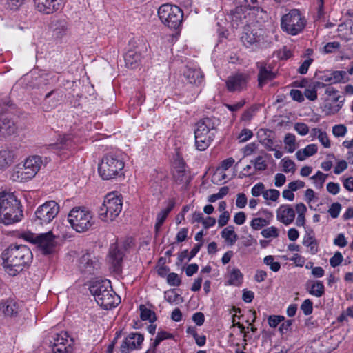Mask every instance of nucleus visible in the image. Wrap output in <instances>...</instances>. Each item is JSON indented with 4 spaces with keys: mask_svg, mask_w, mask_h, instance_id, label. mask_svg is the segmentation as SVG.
<instances>
[{
    "mask_svg": "<svg viewBox=\"0 0 353 353\" xmlns=\"http://www.w3.org/2000/svg\"><path fill=\"white\" fill-rule=\"evenodd\" d=\"M1 259L5 272L14 276L30 264L32 253L25 245L12 244L2 252Z\"/></svg>",
    "mask_w": 353,
    "mask_h": 353,
    "instance_id": "1",
    "label": "nucleus"
},
{
    "mask_svg": "<svg viewBox=\"0 0 353 353\" xmlns=\"http://www.w3.org/2000/svg\"><path fill=\"white\" fill-rule=\"evenodd\" d=\"M220 121L214 117L201 119L196 124L194 139L196 148L199 151L205 150L213 141Z\"/></svg>",
    "mask_w": 353,
    "mask_h": 353,
    "instance_id": "2",
    "label": "nucleus"
},
{
    "mask_svg": "<svg viewBox=\"0 0 353 353\" xmlns=\"http://www.w3.org/2000/svg\"><path fill=\"white\" fill-rule=\"evenodd\" d=\"M90 291L97 304L105 310L115 307L120 303L119 296L114 292L108 280L94 282L90 287Z\"/></svg>",
    "mask_w": 353,
    "mask_h": 353,
    "instance_id": "3",
    "label": "nucleus"
},
{
    "mask_svg": "<svg viewBox=\"0 0 353 353\" xmlns=\"http://www.w3.org/2000/svg\"><path fill=\"white\" fill-rule=\"evenodd\" d=\"M124 162L120 155L114 152L105 154L99 164L98 172L104 180H109L123 174Z\"/></svg>",
    "mask_w": 353,
    "mask_h": 353,
    "instance_id": "4",
    "label": "nucleus"
},
{
    "mask_svg": "<svg viewBox=\"0 0 353 353\" xmlns=\"http://www.w3.org/2000/svg\"><path fill=\"white\" fill-rule=\"evenodd\" d=\"M42 164L43 161L41 157H29L22 165H17L10 178L12 181L17 182L28 181L36 175Z\"/></svg>",
    "mask_w": 353,
    "mask_h": 353,
    "instance_id": "5",
    "label": "nucleus"
},
{
    "mask_svg": "<svg viewBox=\"0 0 353 353\" xmlns=\"http://www.w3.org/2000/svg\"><path fill=\"white\" fill-rule=\"evenodd\" d=\"M123 202L117 192L108 193L99 208V218L105 222L112 221L121 213Z\"/></svg>",
    "mask_w": 353,
    "mask_h": 353,
    "instance_id": "6",
    "label": "nucleus"
},
{
    "mask_svg": "<svg viewBox=\"0 0 353 353\" xmlns=\"http://www.w3.org/2000/svg\"><path fill=\"white\" fill-rule=\"evenodd\" d=\"M71 227L78 232L89 230L94 224V220L90 211L85 208H73L68 216Z\"/></svg>",
    "mask_w": 353,
    "mask_h": 353,
    "instance_id": "7",
    "label": "nucleus"
},
{
    "mask_svg": "<svg viewBox=\"0 0 353 353\" xmlns=\"http://www.w3.org/2000/svg\"><path fill=\"white\" fill-rule=\"evenodd\" d=\"M307 23L305 17L297 9H292L281 19V29L290 35L302 32Z\"/></svg>",
    "mask_w": 353,
    "mask_h": 353,
    "instance_id": "8",
    "label": "nucleus"
},
{
    "mask_svg": "<svg viewBox=\"0 0 353 353\" xmlns=\"http://www.w3.org/2000/svg\"><path fill=\"white\" fill-rule=\"evenodd\" d=\"M158 15L161 22L171 29L178 30L182 23L183 12L176 5L163 4L159 8Z\"/></svg>",
    "mask_w": 353,
    "mask_h": 353,
    "instance_id": "9",
    "label": "nucleus"
},
{
    "mask_svg": "<svg viewBox=\"0 0 353 353\" xmlns=\"http://www.w3.org/2000/svg\"><path fill=\"white\" fill-rule=\"evenodd\" d=\"M24 239L36 245L43 254H50L55 252L57 243L55 236L51 231L41 234L26 233Z\"/></svg>",
    "mask_w": 353,
    "mask_h": 353,
    "instance_id": "10",
    "label": "nucleus"
},
{
    "mask_svg": "<svg viewBox=\"0 0 353 353\" xmlns=\"http://www.w3.org/2000/svg\"><path fill=\"white\" fill-rule=\"evenodd\" d=\"M241 41L247 48L256 50L266 46L268 43L265 32L261 28H251L245 26L241 37Z\"/></svg>",
    "mask_w": 353,
    "mask_h": 353,
    "instance_id": "11",
    "label": "nucleus"
},
{
    "mask_svg": "<svg viewBox=\"0 0 353 353\" xmlns=\"http://www.w3.org/2000/svg\"><path fill=\"white\" fill-rule=\"evenodd\" d=\"M59 212V205L56 201H47L37 209L34 222L39 225L49 223L57 216Z\"/></svg>",
    "mask_w": 353,
    "mask_h": 353,
    "instance_id": "12",
    "label": "nucleus"
},
{
    "mask_svg": "<svg viewBox=\"0 0 353 353\" xmlns=\"http://www.w3.org/2000/svg\"><path fill=\"white\" fill-rule=\"evenodd\" d=\"M172 178L176 183L185 188L188 185L191 179L190 173L186 170V164L179 154L174 160Z\"/></svg>",
    "mask_w": 353,
    "mask_h": 353,
    "instance_id": "13",
    "label": "nucleus"
},
{
    "mask_svg": "<svg viewBox=\"0 0 353 353\" xmlns=\"http://www.w3.org/2000/svg\"><path fill=\"white\" fill-rule=\"evenodd\" d=\"M250 81V75L246 73L238 72L230 75L225 81L227 90L230 92H241L247 88Z\"/></svg>",
    "mask_w": 353,
    "mask_h": 353,
    "instance_id": "14",
    "label": "nucleus"
},
{
    "mask_svg": "<svg viewBox=\"0 0 353 353\" xmlns=\"http://www.w3.org/2000/svg\"><path fill=\"white\" fill-rule=\"evenodd\" d=\"M23 216L20 202L8 207L6 211L0 214V223L4 225H10L19 222Z\"/></svg>",
    "mask_w": 353,
    "mask_h": 353,
    "instance_id": "15",
    "label": "nucleus"
},
{
    "mask_svg": "<svg viewBox=\"0 0 353 353\" xmlns=\"http://www.w3.org/2000/svg\"><path fill=\"white\" fill-rule=\"evenodd\" d=\"M259 70L257 75L258 87L263 88L268 82L274 80L276 74L273 71V67L264 61L256 63Z\"/></svg>",
    "mask_w": 353,
    "mask_h": 353,
    "instance_id": "16",
    "label": "nucleus"
},
{
    "mask_svg": "<svg viewBox=\"0 0 353 353\" xmlns=\"http://www.w3.org/2000/svg\"><path fill=\"white\" fill-rule=\"evenodd\" d=\"M36 8L46 14H52L63 6V0H34Z\"/></svg>",
    "mask_w": 353,
    "mask_h": 353,
    "instance_id": "17",
    "label": "nucleus"
},
{
    "mask_svg": "<svg viewBox=\"0 0 353 353\" xmlns=\"http://www.w3.org/2000/svg\"><path fill=\"white\" fill-rule=\"evenodd\" d=\"M123 256L124 254L121 249H119L115 245H111L109 252V261L112 271L117 274L121 273V264Z\"/></svg>",
    "mask_w": 353,
    "mask_h": 353,
    "instance_id": "18",
    "label": "nucleus"
},
{
    "mask_svg": "<svg viewBox=\"0 0 353 353\" xmlns=\"http://www.w3.org/2000/svg\"><path fill=\"white\" fill-rule=\"evenodd\" d=\"M16 158V149L10 147L2 148L0 150V170H5L11 166Z\"/></svg>",
    "mask_w": 353,
    "mask_h": 353,
    "instance_id": "19",
    "label": "nucleus"
},
{
    "mask_svg": "<svg viewBox=\"0 0 353 353\" xmlns=\"http://www.w3.org/2000/svg\"><path fill=\"white\" fill-rule=\"evenodd\" d=\"M276 219L285 225L291 224L295 218V211L291 205L283 204L276 210Z\"/></svg>",
    "mask_w": 353,
    "mask_h": 353,
    "instance_id": "20",
    "label": "nucleus"
},
{
    "mask_svg": "<svg viewBox=\"0 0 353 353\" xmlns=\"http://www.w3.org/2000/svg\"><path fill=\"white\" fill-rule=\"evenodd\" d=\"M144 336L140 333H130L123 341L121 345L130 351L141 348Z\"/></svg>",
    "mask_w": 353,
    "mask_h": 353,
    "instance_id": "21",
    "label": "nucleus"
},
{
    "mask_svg": "<svg viewBox=\"0 0 353 353\" xmlns=\"http://www.w3.org/2000/svg\"><path fill=\"white\" fill-rule=\"evenodd\" d=\"M17 127L13 121L6 117L0 116V137H6L14 134Z\"/></svg>",
    "mask_w": 353,
    "mask_h": 353,
    "instance_id": "22",
    "label": "nucleus"
},
{
    "mask_svg": "<svg viewBox=\"0 0 353 353\" xmlns=\"http://www.w3.org/2000/svg\"><path fill=\"white\" fill-rule=\"evenodd\" d=\"M19 203L17 197L12 192H0V214L6 210L8 207Z\"/></svg>",
    "mask_w": 353,
    "mask_h": 353,
    "instance_id": "23",
    "label": "nucleus"
},
{
    "mask_svg": "<svg viewBox=\"0 0 353 353\" xmlns=\"http://www.w3.org/2000/svg\"><path fill=\"white\" fill-rule=\"evenodd\" d=\"M97 265V262L92 260L91 254L86 253L80 258L79 268L81 272L92 274Z\"/></svg>",
    "mask_w": 353,
    "mask_h": 353,
    "instance_id": "24",
    "label": "nucleus"
},
{
    "mask_svg": "<svg viewBox=\"0 0 353 353\" xmlns=\"http://www.w3.org/2000/svg\"><path fill=\"white\" fill-rule=\"evenodd\" d=\"M306 290L310 294L316 297H321L325 294V287L323 281L310 280L306 283Z\"/></svg>",
    "mask_w": 353,
    "mask_h": 353,
    "instance_id": "25",
    "label": "nucleus"
},
{
    "mask_svg": "<svg viewBox=\"0 0 353 353\" xmlns=\"http://www.w3.org/2000/svg\"><path fill=\"white\" fill-rule=\"evenodd\" d=\"M230 18L232 27L238 28L239 26L246 23V15L242 6L236 7L231 12Z\"/></svg>",
    "mask_w": 353,
    "mask_h": 353,
    "instance_id": "26",
    "label": "nucleus"
},
{
    "mask_svg": "<svg viewBox=\"0 0 353 353\" xmlns=\"http://www.w3.org/2000/svg\"><path fill=\"white\" fill-rule=\"evenodd\" d=\"M127 68L134 69L137 68L141 60V54L134 50H129L124 56Z\"/></svg>",
    "mask_w": 353,
    "mask_h": 353,
    "instance_id": "27",
    "label": "nucleus"
},
{
    "mask_svg": "<svg viewBox=\"0 0 353 353\" xmlns=\"http://www.w3.org/2000/svg\"><path fill=\"white\" fill-rule=\"evenodd\" d=\"M263 213L265 218L257 217L251 221L250 226L253 230H259L270 223L271 219L273 216L272 213L267 210H263Z\"/></svg>",
    "mask_w": 353,
    "mask_h": 353,
    "instance_id": "28",
    "label": "nucleus"
},
{
    "mask_svg": "<svg viewBox=\"0 0 353 353\" xmlns=\"http://www.w3.org/2000/svg\"><path fill=\"white\" fill-rule=\"evenodd\" d=\"M183 75L190 84L199 85L203 80V74L200 69L188 68Z\"/></svg>",
    "mask_w": 353,
    "mask_h": 353,
    "instance_id": "29",
    "label": "nucleus"
},
{
    "mask_svg": "<svg viewBox=\"0 0 353 353\" xmlns=\"http://www.w3.org/2000/svg\"><path fill=\"white\" fill-rule=\"evenodd\" d=\"M70 146L71 141L63 138L59 142L49 145L48 149L61 156L66 154L64 151L68 150Z\"/></svg>",
    "mask_w": 353,
    "mask_h": 353,
    "instance_id": "30",
    "label": "nucleus"
},
{
    "mask_svg": "<svg viewBox=\"0 0 353 353\" xmlns=\"http://www.w3.org/2000/svg\"><path fill=\"white\" fill-rule=\"evenodd\" d=\"M175 205V202L173 200H170L166 208L162 210L157 216V222L155 223V231L158 233L161 227L163 224L165 220L168 216L169 213L172 210Z\"/></svg>",
    "mask_w": 353,
    "mask_h": 353,
    "instance_id": "31",
    "label": "nucleus"
},
{
    "mask_svg": "<svg viewBox=\"0 0 353 353\" xmlns=\"http://www.w3.org/2000/svg\"><path fill=\"white\" fill-rule=\"evenodd\" d=\"M1 309L5 315L13 316L18 313L19 305L14 300L10 299L1 303Z\"/></svg>",
    "mask_w": 353,
    "mask_h": 353,
    "instance_id": "32",
    "label": "nucleus"
},
{
    "mask_svg": "<svg viewBox=\"0 0 353 353\" xmlns=\"http://www.w3.org/2000/svg\"><path fill=\"white\" fill-rule=\"evenodd\" d=\"M221 237L230 245H233L238 239V236L234 231L232 225H229L224 228L221 232Z\"/></svg>",
    "mask_w": 353,
    "mask_h": 353,
    "instance_id": "33",
    "label": "nucleus"
},
{
    "mask_svg": "<svg viewBox=\"0 0 353 353\" xmlns=\"http://www.w3.org/2000/svg\"><path fill=\"white\" fill-rule=\"evenodd\" d=\"M243 281V274L239 269L234 268L228 274V284L234 286H240Z\"/></svg>",
    "mask_w": 353,
    "mask_h": 353,
    "instance_id": "34",
    "label": "nucleus"
},
{
    "mask_svg": "<svg viewBox=\"0 0 353 353\" xmlns=\"http://www.w3.org/2000/svg\"><path fill=\"white\" fill-rule=\"evenodd\" d=\"M250 163L253 165L254 168L255 174H257L258 172H263L265 170L268 168V164L265 160L263 159L262 156H258L254 159L251 160Z\"/></svg>",
    "mask_w": 353,
    "mask_h": 353,
    "instance_id": "35",
    "label": "nucleus"
},
{
    "mask_svg": "<svg viewBox=\"0 0 353 353\" xmlns=\"http://www.w3.org/2000/svg\"><path fill=\"white\" fill-rule=\"evenodd\" d=\"M139 310L141 312L140 317L143 321L154 322L156 320L155 313L151 310L147 308L145 305H141Z\"/></svg>",
    "mask_w": 353,
    "mask_h": 353,
    "instance_id": "36",
    "label": "nucleus"
},
{
    "mask_svg": "<svg viewBox=\"0 0 353 353\" xmlns=\"http://www.w3.org/2000/svg\"><path fill=\"white\" fill-rule=\"evenodd\" d=\"M72 343L73 341L72 339H70V344H63L59 345V346H56V345H52V353H72Z\"/></svg>",
    "mask_w": 353,
    "mask_h": 353,
    "instance_id": "37",
    "label": "nucleus"
},
{
    "mask_svg": "<svg viewBox=\"0 0 353 353\" xmlns=\"http://www.w3.org/2000/svg\"><path fill=\"white\" fill-rule=\"evenodd\" d=\"M262 132L265 137L261 140V144L269 151L275 150L274 148V143L273 139L270 137V135H267L266 132L263 130H261L259 133Z\"/></svg>",
    "mask_w": 353,
    "mask_h": 353,
    "instance_id": "38",
    "label": "nucleus"
},
{
    "mask_svg": "<svg viewBox=\"0 0 353 353\" xmlns=\"http://www.w3.org/2000/svg\"><path fill=\"white\" fill-rule=\"evenodd\" d=\"M165 299L170 303H178L179 300L183 301L182 297L174 289L165 292Z\"/></svg>",
    "mask_w": 353,
    "mask_h": 353,
    "instance_id": "39",
    "label": "nucleus"
},
{
    "mask_svg": "<svg viewBox=\"0 0 353 353\" xmlns=\"http://www.w3.org/2000/svg\"><path fill=\"white\" fill-rule=\"evenodd\" d=\"M274 256L272 255L266 256L264 259L263 262L265 265L270 266V268L273 272H278L281 268V264L279 262L274 261Z\"/></svg>",
    "mask_w": 353,
    "mask_h": 353,
    "instance_id": "40",
    "label": "nucleus"
},
{
    "mask_svg": "<svg viewBox=\"0 0 353 353\" xmlns=\"http://www.w3.org/2000/svg\"><path fill=\"white\" fill-rule=\"evenodd\" d=\"M284 143L288 151L290 153L293 152L295 150V136L290 133L287 134L284 139Z\"/></svg>",
    "mask_w": 353,
    "mask_h": 353,
    "instance_id": "41",
    "label": "nucleus"
},
{
    "mask_svg": "<svg viewBox=\"0 0 353 353\" xmlns=\"http://www.w3.org/2000/svg\"><path fill=\"white\" fill-rule=\"evenodd\" d=\"M327 174H323L321 171H318L316 174L311 176V179L314 181V183L316 188H321L326 179Z\"/></svg>",
    "mask_w": 353,
    "mask_h": 353,
    "instance_id": "42",
    "label": "nucleus"
},
{
    "mask_svg": "<svg viewBox=\"0 0 353 353\" xmlns=\"http://www.w3.org/2000/svg\"><path fill=\"white\" fill-rule=\"evenodd\" d=\"M70 339L68 340V335L67 332H61L60 334H57L56 337L54 338L53 345H56V346H59V345L63 344H70Z\"/></svg>",
    "mask_w": 353,
    "mask_h": 353,
    "instance_id": "43",
    "label": "nucleus"
},
{
    "mask_svg": "<svg viewBox=\"0 0 353 353\" xmlns=\"http://www.w3.org/2000/svg\"><path fill=\"white\" fill-rule=\"evenodd\" d=\"M313 132H319L318 139L321 143L326 148L330 147V141L325 132H322L319 128H313Z\"/></svg>",
    "mask_w": 353,
    "mask_h": 353,
    "instance_id": "44",
    "label": "nucleus"
},
{
    "mask_svg": "<svg viewBox=\"0 0 353 353\" xmlns=\"http://www.w3.org/2000/svg\"><path fill=\"white\" fill-rule=\"evenodd\" d=\"M280 196V192L276 189L265 190L263 198L265 200L276 201Z\"/></svg>",
    "mask_w": 353,
    "mask_h": 353,
    "instance_id": "45",
    "label": "nucleus"
},
{
    "mask_svg": "<svg viewBox=\"0 0 353 353\" xmlns=\"http://www.w3.org/2000/svg\"><path fill=\"white\" fill-rule=\"evenodd\" d=\"M261 235L265 238H276L279 236V230L274 227L271 226L268 228L263 229L261 232Z\"/></svg>",
    "mask_w": 353,
    "mask_h": 353,
    "instance_id": "46",
    "label": "nucleus"
},
{
    "mask_svg": "<svg viewBox=\"0 0 353 353\" xmlns=\"http://www.w3.org/2000/svg\"><path fill=\"white\" fill-rule=\"evenodd\" d=\"M343 101H340V103L332 105L331 103L326 104L325 105V111L326 114H334L337 113L342 108Z\"/></svg>",
    "mask_w": 353,
    "mask_h": 353,
    "instance_id": "47",
    "label": "nucleus"
},
{
    "mask_svg": "<svg viewBox=\"0 0 353 353\" xmlns=\"http://www.w3.org/2000/svg\"><path fill=\"white\" fill-rule=\"evenodd\" d=\"M301 310L306 316L310 315L313 312V303L310 299H305L301 305Z\"/></svg>",
    "mask_w": 353,
    "mask_h": 353,
    "instance_id": "48",
    "label": "nucleus"
},
{
    "mask_svg": "<svg viewBox=\"0 0 353 353\" xmlns=\"http://www.w3.org/2000/svg\"><path fill=\"white\" fill-rule=\"evenodd\" d=\"M340 47L341 44L338 41L329 42L323 47V52L325 54L333 53L338 50Z\"/></svg>",
    "mask_w": 353,
    "mask_h": 353,
    "instance_id": "49",
    "label": "nucleus"
},
{
    "mask_svg": "<svg viewBox=\"0 0 353 353\" xmlns=\"http://www.w3.org/2000/svg\"><path fill=\"white\" fill-rule=\"evenodd\" d=\"M347 131L346 126L343 124L335 125L332 128V133L336 137H344Z\"/></svg>",
    "mask_w": 353,
    "mask_h": 353,
    "instance_id": "50",
    "label": "nucleus"
},
{
    "mask_svg": "<svg viewBox=\"0 0 353 353\" xmlns=\"http://www.w3.org/2000/svg\"><path fill=\"white\" fill-rule=\"evenodd\" d=\"M347 73L345 71H334L332 72L331 75V79H332V83H341L343 81L345 77L346 76Z\"/></svg>",
    "mask_w": 353,
    "mask_h": 353,
    "instance_id": "51",
    "label": "nucleus"
},
{
    "mask_svg": "<svg viewBox=\"0 0 353 353\" xmlns=\"http://www.w3.org/2000/svg\"><path fill=\"white\" fill-rule=\"evenodd\" d=\"M167 282L170 286H179L181 284V279L176 273H170L167 276Z\"/></svg>",
    "mask_w": 353,
    "mask_h": 353,
    "instance_id": "52",
    "label": "nucleus"
},
{
    "mask_svg": "<svg viewBox=\"0 0 353 353\" xmlns=\"http://www.w3.org/2000/svg\"><path fill=\"white\" fill-rule=\"evenodd\" d=\"M341 210V205L339 203H334L331 205L328 210V213L333 218L336 219L339 216Z\"/></svg>",
    "mask_w": 353,
    "mask_h": 353,
    "instance_id": "53",
    "label": "nucleus"
},
{
    "mask_svg": "<svg viewBox=\"0 0 353 353\" xmlns=\"http://www.w3.org/2000/svg\"><path fill=\"white\" fill-rule=\"evenodd\" d=\"M265 192V185L263 183H258L256 185H254L252 190L251 193L252 195L254 197H257L262 194L263 196V193Z\"/></svg>",
    "mask_w": 353,
    "mask_h": 353,
    "instance_id": "54",
    "label": "nucleus"
},
{
    "mask_svg": "<svg viewBox=\"0 0 353 353\" xmlns=\"http://www.w3.org/2000/svg\"><path fill=\"white\" fill-rule=\"evenodd\" d=\"M343 261V256L340 252H336L332 257L330 259V265L336 268Z\"/></svg>",
    "mask_w": 353,
    "mask_h": 353,
    "instance_id": "55",
    "label": "nucleus"
},
{
    "mask_svg": "<svg viewBox=\"0 0 353 353\" xmlns=\"http://www.w3.org/2000/svg\"><path fill=\"white\" fill-rule=\"evenodd\" d=\"M285 319L283 316L272 315L268 317V324L271 327H276L277 325Z\"/></svg>",
    "mask_w": 353,
    "mask_h": 353,
    "instance_id": "56",
    "label": "nucleus"
},
{
    "mask_svg": "<svg viewBox=\"0 0 353 353\" xmlns=\"http://www.w3.org/2000/svg\"><path fill=\"white\" fill-rule=\"evenodd\" d=\"M312 62H313V59L311 58H308V59H305L302 63L301 66L299 68L298 72L301 74H306L308 71L309 67L310 66V65L312 64Z\"/></svg>",
    "mask_w": 353,
    "mask_h": 353,
    "instance_id": "57",
    "label": "nucleus"
},
{
    "mask_svg": "<svg viewBox=\"0 0 353 353\" xmlns=\"http://www.w3.org/2000/svg\"><path fill=\"white\" fill-rule=\"evenodd\" d=\"M334 244L340 248H344L347 245V241L342 233L339 234L334 239Z\"/></svg>",
    "mask_w": 353,
    "mask_h": 353,
    "instance_id": "58",
    "label": "nucleus"
},
{
    "mask_svg": "<svg viewBox=\"0 0 353 353\" xmlns=\"http://www.w3.org/2000/svg\"><path fill=\"white\" fill-rule=\"evenodd\" d=\"M295 130L302 136L306 135L309 132L308 126L304 123H297L294 125Z\"/></svg>",
    "mask_w": 353,
    "mask_h": 353,
    "instance_id": "59",
    "label": "nucleus"
},
{
    "mask_svg": "<svg viewBox=\"0 0 353 353\" xmlns=\"http://www.w3.org/2000/svg\"><path fill=\"white\" fill-rule=\"evenodd\" d=\"M283 168L285 172H294L295 171V164L290 159H283Z\"/></svg>",
    "mask_w": 353,
    "mask_h": 353,
    "instance_id": "60",
    "label": "nucleus"
},
{
    "mask_svg": "<svg viewBox=\"0 0 353 353\" xmlns=\"http://www.w3.org/2000/svg\"><path fill=\"white\" fill-rule=\"evenodd\" d=\"M252 136V132L249 129L245 128L242 130V131L239 134V139L240 140V142H245L250 139H251Z\"/></svg>",
    "mask_w": 353,
    "mask_h": 353,
    "instance_id": "61",
    "label": "nucleus"
},
{
    "mask_svg": "<svg viewBox=\"0 0 353 353\" xmlns=\"http://www.w3.org/2000/svg\"><path fill=\"white\" fill-rule=\"evenodd\" d=\"M247 197L244 193L236 195V205L239 208H243L247 204Z\"/></svg>",
    "mask_w": 353,
    "mask_h": 353,
    "instance_id": "62",
    "label": "nucleus"
},
{
    "mask_svg": "<svg viewBox=\"0 0 353 353\" xmlns=\"http://www.w3.org/2000/svg\"><path fill=\"white\" fill-rule=\"evenodd\" d=\"M305 185V182L297 180L292 182H290L288 185V188L291 189L293 192H295L299 189L304 188Z\"/></svg>",
    "mask_w": 353,
    "mask_h": 353,
    "instance_id": "63",
    "label": "nucleus"
},
{
    "mask_svg": "<svg viewBox=\"0 0 353 353\" xmlns=\"http://www.w3.org/2000/svg\"><path fill=\"white\" fill-rule=\"evenodd\" d=\"M230 219V214L228 211H224L219 216L218 219V224L220 228H222L227 225L228 221Z\"/></svg>",
    "mask_w": 353,
    "mask_h": 353,
    "instance_id": "64",
    "label": "nucleus"
}]
</instances>
